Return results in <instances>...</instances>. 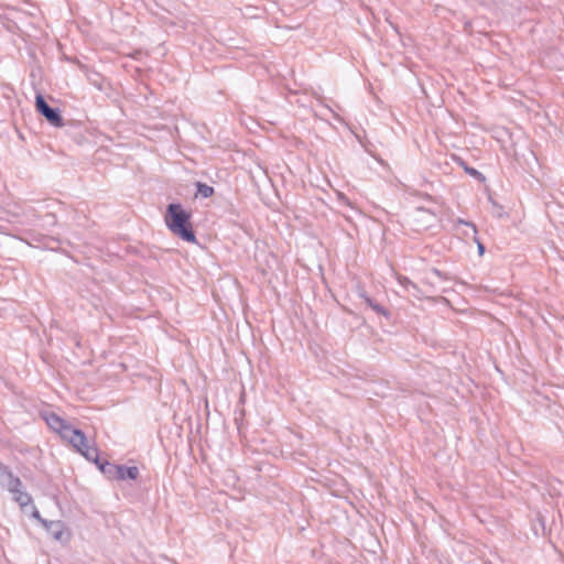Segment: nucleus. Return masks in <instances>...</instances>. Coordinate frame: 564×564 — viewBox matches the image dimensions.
<instances>
[{
    "label": "nucleus",
    "instance_id": "7ed1b4c3",
    "mask_svg": "<svg viewBox=\"0 0 564 564\" xmlns=\"http://www.w3.org/2000/svg\"><path fill=\"white\" fill-rule=\"evenodd\" d=\"M406 220L413 230L423 231L433 226L436 215L426 208L417 207L408 214Z\"/></svg>",
    "mask_w": 564,
    "mask_h": 564
},
{
    "label": "nucleus",
    "instance_id": "39448f33",
    "mask_svg": "<svg viewBox=\"0 0 564 564\" xmlns=\"http://www.w3.org/2000/svg\"><path fill=\"white\" fill-rule=\"evenodd\" d=\"M33 517L42 522L47 533L55 540L62 541L65 534V523L61 520L47 521L41 518L37 510L33 512Z\"/></svg>",
    "mask_w": 564,
    "mask_h": 564
},
{
    "label": "nucleus",
    "instance_id": "1a4fd4ad",
    "mask_svg": "<svg viewBox=\"0 0 564 564\" xmlns=\"http://www.w3.org/2000/svg\"><path fill=\"white\" fill-rule=\"evenodd\" d=\"M398 282L400 283V285H402L404 288V290L415 296V297H420V289L417 288V285L412 282L409 278L404 276V275H399L398 276Z\"/></svg>",
    "mask_w": 564,
    "mask_h": 564
},
{
    "label": "nucleus",
    "instance_id": "6e6552de",
    "mask_svg": "<svg viewBox=\"0 0 564 564\" xmlns=\"http://www.w3.org/2000/svg\"><path fill=\"white\" fill-rule=\"evenodd\" d=\"M44 419L47 425L55 432L62 430L64 427V424L66 423L65 420H63L59 415H57L54 412L46 413L44 415Z\"/></svg>",
    "mask_w": 564,
    "mask_h": 564
},
{
    "label": "nucleus",
    "instance_id": "ddd939ff",
    "mask_svg": "<svg viewBox=\"0 0 564 564\" xmlns=\"http://www.w3.org/2000/svg\"><path fill=\"white\" fill-rule=\"evenodd\" d=\"M458 223L463 224L471 229L473 239L477 243L478 253H479V256H482L485 253V246L479 241V239L477 237V228H476L475 224H473L470 221H464L462 219Z\"/></svg>",
    "mask_w": 564,
    "mask_h": 564
},
{
    "label": "nucleus",
    "instance_id": "9b49d317",
    "mask_svg": "<svg viewBox=\"0 0 564 564\" xmlns=\"http://www.w3.org/2000/svg\"><path fill=\"white\" fill-rule=\"evenodd\" d=\"M79 453L89 462H93L95 463L96 465L100 464V458H99V451L97 447L95 446H89L88 444L86 445V447H84L82 451H79Z\"/></svg>",
    "mask_w": 564,
    "mask_h": 564
},
{
    "label": "nucleus",
    "instance_id": "a211bd4d",
    "mask_svg": "<svg viewBox=\"0 0 564 564\" xmlns=\"http://www.w3.org/2000/svg\"><path fill=\"white\" fill-rule=\"evenodd\" d=\"M432 272L440 278L442 276V272L436 268L432 269Z\"/></svg>",
    "mask_w": 564,
    "mask_h": 564
},
{
    "label": "nucleus",
    "instance_id": "dca6fc26",
    "mask_svg": "<svg viewBox=\"0 0 564 564\" xmlns=\"http://www.w3.org/2000/svg\"><path fill=\"white\" fill-rule=\"evenodd\" d=\"M76 429L72 427L69 424L65 423L62 430H58L57 433L65 440L69 442L70 437L74 435V431Z\"/></svg>",
    "mask_w": 564,
    "mask_h": 564
},
{
    "label": "nucleus",
    "instance_id": "f8f14e48",
    "mask_svg": "<svg viewBox=\"0 0 564 564\" xmlns=\"http://www.w3.org/2000/svg\"><path fill=\"white\" fill-rule=\"evenodd\" d=\"M365 304L367 306H369L372 311H375L377 314L379 315H382L387 318H390L391 317V313L389 312L388 308H386L383 305H381L380 303L376 302L372 297H367L365 301Z\"/></svg>",
    "mask_w": 564,
    "mask_h": 564
},
{
    "label": "nucleus",
    "instance_id": "4468645a",
    "mask_svg": "<svg viewBox=\"0 0 564 564\" xmlns=\"http://www.w3.org/2000/svg\"><path fill=\"white\" fill-rule=\"evenodd\" d=\"M196 187L197 194L202 195L205 198L210 197L214 194V187L205 183L197 182Z\"/></svg>",
    "mask_w": 564,
    "mask_h": 564
},
{
    "label": "nucleus",
    "instance_id": "20e7f679",
    "mask_svg": "<svg viewBox=\"0 0 564 564\" xmlns=\"http://www.w3.org/2000/svg\"><path fill=\"white\" fill-rule=\"evenodd\" d=\"M35 109L51 126L56 128L65 126L61 110L58 108L51 107L41 94H37L35 97Z\"/></svg>",
    "mask_w": 564,
    "mask_h": 564
},
{
    "label": "nucleus",
    "instance_id": "f03ea898",
    "mask_svg": "<svg viewBox=\"0 0 564 564\" xmlns=\"http://www.w3.org/2000/svg\"><path fill=\"white\" fill-rule=\"evenodd\" d=\"M0 484L8 488L13 494L14 500L23 508L32 502V497L22 491V482L20 478L13 476V474L0 463Z\"/></svg>",
    "mask_w": 564,
    "mask_h": 564
},
{
    "label": "nucleus",
    "instance_id": "f257e3e1",
    "mask_svg": "<svg viewBox=\"0 0 564 564\" xmlns=\"http://www.w3.org/2000/svg\"><path fill=\"white\" fill-rule=\"evenodd\" d=\"M191 213L185 210L181 204L167 205L165 224L167 228L186 242H196V236L191 224Z\"/></svg>",
    "mask_w": 564,
    "mask_h": 564
},
{
    "label": "nucleus",
    "instance_id": "0eeeda50",
    "mask_svg": "<svg viewBox=\"0 0 564 564\" xmlns=\"http://www.w3.org/2000/svg\"><path fill=\"white\" fill-rule=\"evenodd\" d=\"M119 467L121 470L118 471V480H135L140 475L139 468L137 466L128 467L124 465H119Z\"/></svg>",
    "mask_w": 564,
    "mask_h": 564
},
{
    "label": "nucleus",
    "instance_id": "2eb2a0df",
    "mask_svg": "<svg viewBox=\"0 0 564 564\" xmlns=\"http://www.w3.org/2000/svg\"><path fill=\"white\" fill-rule=\"evenodd\" d=\"M462 166L464 167L465 172L474 178L478 181H485V176L478 170L466 165L465 162H462Z\"/></svg>",
    "mask_w": 564,
    "mask_h": 564
},
{
    "label": "nucleus",
    "instance_id": "9d476101",
    "mask_svg": "<svg viewBox=\"0 0 564 564\" xmlns=\"http://www.w3.org/2000/svg\"><path fill=\"white\" fill-rule=\"evenodd\" d=\"M73 433L74 435L70 437L69 443L79 452L87 445L86 435L82 430H75Z\"/></svg>",
    "mask_w": 564,
    "mask_h": 564
},
{
    "label": "nucleus",
    "instance_id": "f3484780",
    "mask_svg": "<svg viewBox=\"0 0 564 564\" xmlns=\"http://www.w3.org/2000/svg\"><path fill=\"white\" fill-rule=\"evenodd\" d=\"M355 292H356L357 296L359 299H361L362 301H365L367 297H369V295L367 294L365 288L361 286L360 284L356 285Z\"/></svg>",
    "mask_w": 564,
    "mask_h": 564
},
{
    "label": "nucleus",
    "instance_id": "6ab92c4d",
    "mask_svg": "<svg viewBox=\"0 0 564 564\" xmlns=\"http://www.w3.org/2000/svg\"><path fill=\"white\" fill-rule=\"evenodd\" d=\"M46 217H50L52 219V223L55 224L56 223V219H55V215L54 214H47Z\"/></svg>",
    "mask_w": 564,
    "mask_h": 564
},
{
    "label": "nucleus",
    "instance_id": "423d86ee",
    "mask_svg": "<svg viewBox=\"0 0 564 564\" xmlns=\"http://www.w3.org/2000/svg\"><path fill=\"white\" fill-rule=\"evenodd\" d=\"M97 467L108 479L118 480V471L121 470L119 465L109 463L108 460H100Z\"/></svg>",
    "mask_w": 564,
    "mask_h": 564
}]
</instances>
